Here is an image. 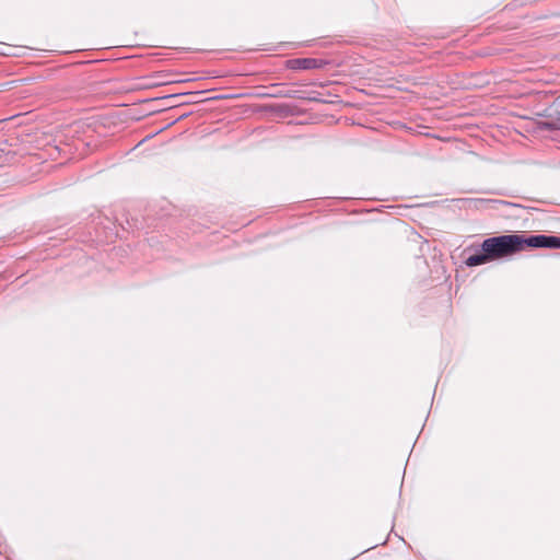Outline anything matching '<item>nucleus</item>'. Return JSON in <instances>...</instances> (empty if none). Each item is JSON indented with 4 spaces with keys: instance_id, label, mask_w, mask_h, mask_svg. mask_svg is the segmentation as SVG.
Here are the masks:
<instances>
[{
    "instance_id": "39448f33",
    "label": "nucleus",
    "mask_w": 560,
    "mask_h": 560,
    "mask_svg": "<svg viewBox=\"0 0 560 560\" xmlns=\"http://www.w3.org/2000/svg\"><path fill=\"white\" fill-rule=\"evenodd\" d=\"M488 261H491L490 256H488L487 252H483L481 249L480 253H477V254H474V255H470L469 257H467L466 265L469 267H475V266L486 264Z\"/></svg>"
},
{
    "instance_id": "f257e3e1",
    "label": "nucleus",
    "mask_w": 560,
    "mask_h": 560,
    "mask_svg": "<svg viewBox=\"0 0 560 560\" xmlns=\"http://www.w3.org/2000/svg\"><path fill=\"white\" fill-rule=\"evenodd\" d=\"M522 235H502L485 240L481 248L494 260L522 250Z\"/></svg>"
},
{
    "instance_id": "f03ea898",
    "label": "nucleus",
    "mask_w": 560,
    "mask_h": 560,
    "mask_svg": "<svg viewBox=\"0 0 560 560\" xmlns=\"http://www.w3.org/2000/svg\"><path fill=\"white\" fill-rule=\"evenodd\" d=\"M522 249L528 247L560 248V237L548 235L522 236Z\"/></svg>"
},
{
    "instance_id": "7ed1b4c3",
    "label": "nucleus",
    "mask_w": 560,
    "mask_h": 560,
    "mask_svg": "<svg viewBox=\"0 0 560 560\" xmlns=\"http://www.w3.org/2000/svg\"><path fill=\"white\" fill-rule=\"evenodd\" d=\"M476 208H491V209H499V207L504 206H513L510 202L503 201V200H497V199H475L471 201Z\"/></svg>"
},
{
    "instance_id": "20e7f679",
    "label": "nucleus",
    "mask_w": 560,
    "mask_h": 560,
    "mask_svg": "<svg viewBox=\"0 0 560 560\" xmlns=\"http://www.w3.org/2000/svg\"><path fill=\"white\" fill-rule=\"evenodd\" d=\"M291 68L293 69H314L319 66V62L317 59L313 58H301V59H294L290 61Z\"/></svg>"
}]
</instances>
